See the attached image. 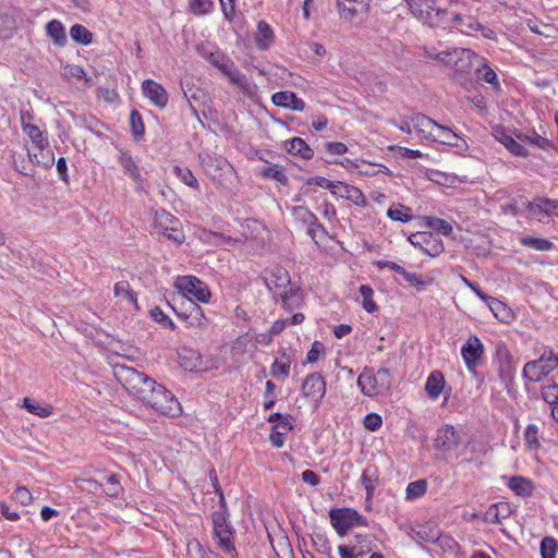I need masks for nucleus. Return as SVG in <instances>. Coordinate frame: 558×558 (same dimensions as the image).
Returning <instances> with one entry per match:
<instances>
[{
  "label": "nucleus",
  "instance_id": "obj_1",
  "mask_svg": "<svg viewBox=\"0 0 558 558\" xmlns=\"http://www.w3.org/2000/svg\"><path fill=\"white\" fill-rule=\"evenodd\" d=\"M411 13L430 27L454 28L462 34L495 39V32L480 23L476 0H409Z\"/></svg>",
  "mask_w": 558,
  "mask_h": 558
},
{
  "label": "nucleus",
  "instance_id": "obj_2",
  "mask_svg": "<svg viewBox=\"0 0 558 558\" xmlns=\"http://www.w3.org/2000/svg\"><path fill=\"white\" fill-rule=\"evenodd\" d=\"M117 379L137 400L162 415L177 417L182 408L175 396L161 384L133 367L118 366L114 371Z\"/></svg>",
  "mask_w": 558,
  "mask_h": 558
},
{
  "label": "nucleus",
  "instance_id": "obj_3",
  "mask_svg": "<svg viewBox=\"0 0 558 558\" xmlns=\"http://www.w3.org/2000/svg\"><path fill=\"white\" fill-rule=\"evenodd\" d=\"M263 281L274 296L281 299L287 310H294L302 303L301 289L291 282L288 270L281 266L266 269L263 274Z\"/></svg>",
  "mask_w": 558,
  "mask_h": 558
},
{
  "label": "nucleus",
  "instance_id": "obj_4",
  "mask_svg": "<svg viewBox=\"0 0 558 558\" xmlns=\"http://www.w3.org/2000/svg\"><path fill=\"white\" fill-rule=\"evenodd\" d=\"M414 129L422 141L438 142L459 149L466 147L465 141L450 128L437 123L427 116H417L413 120Z\"/></svg>",
  "mask_w": 558,
  "mask_h": 558
},
{
  "label": "nucleus",
  "instance_id": "obj_5",
  "mask_svg": "<svg viewBox=\"0 0 558 558\" xmlns=\"http://www.w3.org/2000/svg\"><path fill=\"white\" fill-rule=\"evenodd\" d=\"M558 367V351L545 347L538 359L529 361L522 369V377L531 383H539Z\"/></svg>",
  "mask_w": 558,
  "mask_h": 558
},
{
  "label": "nucleus",
  "instance_id": "obj_6",
  "mask_svg": "<svg viewBox=\"0 0 558 558\" xmlns=\"http://www.w3.org/2000/svg\"><path fill=\"white\" fill-rule=\"evenodd\" d=\"M391 385L390 372L383 367L376 373L372 368H365L357 377V386L368 397H375L386 392Z\"/></svg>",
  "mask_w": 558,
  "mask_h": 558
},
{
  "label": "nucleus",
  "instance_id": "obj_7",
  "mask_svg": "<svg viewBox=\"0 0 558 558\" xmlns=\"http://www.w3.org/2000/svg\"><path fill=\"white\" fill-rule=\"evenodd\" d=\"M173 286L182 294V302L187 298L204 304L210 301L211 292L208 286L195 276H179Z\"/></svg>",
  "mask_w": 558,
  "mask_h": 558
},
{
  "label": "nucleus",
  "instance_id": "obj_8",
  "mask_svg": "<svg viewBox=\"0 0 558 558\" xmlns=\"http://www.w3.org/2000/svg\"><path fill=\"white\" fill-rule=\"evenodd\" d=\"M331 526L339 536H344L354 526H367L368 521L352 508H333L329 511Z\"/></svg>",
  "mask_w": 558,
  "mask_h": 558
},
{
  "label": "nucleus",
  "instance_id": "obj_9",
  "mask_svg": "<svg viewBox=\"0 0 558 558\" xmlns=\"http://www.w3.org/2000/svg\"><path fill=\"white\" fill-rule=\"evenodd\" d=\"M485 354L482 340L476 335H471L461 347V356L466 369L473 376L477 375V367L481 365Z\"/></svg>",
  "mask_w": 558,
  "mask_h": 558
},
{
  "label": "nucleus",
  "instance_id": "obj_10",
  "mask_svg": "<svg viewBox=\"0 0 558 558\" xmlns=\"http://www.w3.org/2000/svg\"><path fill=\"white\" fill-rule=\"evenodd\" d=\"M117 160L123 173L133 181L135 190L137 192L144 191L146 187L145 174L147 172H143L138 162L134 159L131 153L129 150L120 149Z\"/></svg>",
  "mask_w": 558,
  "mask_h": 558
},
{
  "label": "nucleus",
  "instance_id": "obj_11",
  "mask_svg": "<svg viewBox=\"0 0 558 558\" xmlns=\"http://www.w3.org/2000/svg\"><path fill=\"white\" fill-rule=\"evenodd\" d=\"M408 240L414 247L429 257H437L445 250L441 239L432 232L412 233Z\"/></svg>",
  "mask_w": 558,
  "mask_h": 558
},
{
  "label": "nucleus",
  "instance_id": "obj_12",
  "mask_svg": "<svg viewBox=\"0 0 558 558\" xmlns=\"http://www.w3.org/2000/svg\"><path fill=\"white\" fill-rule=\"evenodd\" d=\"M155 228L158 232L162 233L169 240L175 243H182L185 239L181 228L180 221L174 216L165 209L156 211Z\"/></svg>",
  "mask_w": 558,
  "mask_h": 558
},
{
  "label": "nucleus",
  "instance_id": "obj_13",
  "mask_svg": "<svg viewBox=\"0 0 558 558\" xmlns=\"http://www.w3.org/2000/svg\"><path fill=\"white\" fill-rule=\"evenodd\" d=\"M183 305H186L184 311H178L174 306H172V310L178 317L185 322L187 327L205 329L208 326L209 320L203 308L196 302L187 298L183 301Z\"/></svg>",
  "mask_w": 558,
  "mask_h": 558
},
{
  "label": "nucleus",
  "instance_id": "obj_14",
  "mask_svg": "<svg viewBox=\"0 0 558 558\" xmlns=\"http://www.w3.org/2000/svg\"><path fill=\"white\" fill-rule=\"evenodd\" d=\"M337 8L340 17L354 26L362 24L368 13V5L356 0H338Z\"/></svg>",
  "mask_w": 558,
  "mask_h": 558
},
{
  "label": "nucleus",
  "instance_id": "obj_15",
  "mask_svg": "<svg viewBox=\"0 0 558 558\" xmlns=\"http://www.w3.org/2000/svg\"><path fill=\"white\" fill-rule=\"evenodd\" d=\"M199 159L205 172L214 180H220L233 172L232 166L222 156L204 153L199 155Z\"/></svg>",
  "mask_w": 558,
  "mask_h": 558
},
{
  "label": "nucleus",
  "instance_id": "obj_16",
  "mask_svg": "<svg viewBox=\"0 0 558 558\" xmlns=\"http://www.w3.org/2000/svg\"><path fill=\"white\" fill-rule=\"evenodd\" d=\"M303 396L313 402L315 408H318L322 399L326 393V381L322 374H308L302 384Z\"/></svg>",
  "mask_w": 558,
  "mask_h": 558
},
{
  "label": "nucleus",
  "instance_id": "obj_17",
  "mask_svg": "<svg viewBox=\"0 0 558 558\" xmlns=\"http://www.w3.org/2000/svg\"><path fill=\"white\" fill-rule=\"evenodd\" d=\"M526 210L541 222L544 221V217H558V199L535 197L526 203Z\"/></svg>",
  "mask_w": 558,
  "mask_h": 558
},
{
  "label": "nucleus",
  "instance_id": "obj_18",
  "mask_svg": "<svg viewBox=\"0 0 558 558\" xmlns=\"http://www.w3.org/2000/svg\"><path fill=\"white\" fill-rule=\"evenodd\" d=\"M461 442L459 433L452 425H445L437 429L434 438V447L442 452L456 449Z\"/></svg>",
  "mask_w": 558,
  "mask_h": 558
},
{
  "label": "nucleus",
  "instance_id": "obj_19",
  "mask_svg": "<svg viewBox=\"0 0 558 558\" xmlns=\"http://www.w3.org/2000/svg\"><path fill=\"white\" fill-rule=\"evenodd\" d=\"M497 359H498V376H499L500 380L502 381V384L508 388L510 385L513 384L515 373H517V365L513 361L512 354L506 348L498 349Z\"/></svg>",
  "mask_w": 558,
  "mask_h": 558
},
{
  "label": "nucleus",
  "instance_id": "obj_20",
  "mask_svg": "<svg viewBox=\"0 0 558 558\" xmlns=\"http://www.w3.org/2000/svg\"><path fill=\"white\" fill-rule=\"evenodd\" d=\"M143 95L156 107L163 109L169 101V95L165 87L153 80L142 83Z\"/></svg>",
  "mask_w": 558,
  "mask_h": 558
},
{
  "label": "nucleus",
  "instance_id": "obj_21",
  "mask_svg": "<svg viewBox=\"0 0 558 558\" xmlns=\"http://www.w3.org/2000/svg\"><path fill=\"white\" fill-rule=\"evenodd\" d=\"M234 532L235 531L231 522L216 526L214 529V534L218 539L220 549L223 553L229 554L232 558L238 557V553L234 546Z\"/></svg>",
  "mask_w": 558,
  "mask_h": 558
},
{
  "label": "nucleus",
  "instance_id": "obj_22",
  "mask_svg": "<svg viewBox=\"0 0 558 558\" xmlns=\"http://www.w3.org/2000/svg\"><path fill=\"white\" fill-rule=\"evenodd\" d=\"M332 195L345 198L359 207L364 208L367 206V199L359 187L341 181L337 182V187L332 191Z\"/></svg>",
  "mask_w": 558,
  "mask_h": 558
},
{
  "label": "nucleus",
  "instance_id": "obj_23",
  "mask_svg": "<svg viewBox=\"0 0 558 558\" xmlns=\"http://www.w3.org/2000/svg\"><path fill=\"white\" fill-rule=\"evenodd\" d=\"M506 478L508 488L517 496L527 498L533 495L535 484L532 480L521 475H514Z\"/></svg>",
  "mask_w": 558,
  "mask_h": 558
},
{
  "label": "nucleus",
  "instance_id": "obj_24",
  "mask_svg": "<svg viewBox=\"0 0 558 558\" xmlns=\"http://www.w3.org/2000/svg\"><path fill=\"white\" fill-rule=\"evenodd\" d=\"M272 102L282 108H288L293 111H303L305 102L299 98L293 92H277L271 97Z\"/></svg>",
  "mask_w": 558,
  "mask_h": 558
},
{
  "label": "nucleus",
  "instance_id": "obj_25",
  "mask_svg": "<svg viewBox=\"0 0 558 558\" xmlns=\"http://www.w3.org/2000/svg\"><path fill=\"white\" fill-rule=\"evenodd\" d=\"M512 513L510 504L496 502L488 507L485 511L483 520L490 524H500L504 520L508 519Z\"/></svg>",
  "mask_w": 558,
  "mask_h": 558
},
{
  "label": "nucleus",
  "instance_id": "obj_26",
  "mask_svg": "<svg viewBox=\"0 0 558 558\" xmlns=\"http://www.w3.org/2000/svg\"><path fill=\"white\" fill-rule=\"evenodd\" d=\"M486 303L493 315L501 323H510L512 322L514 315L512 310L500 300L487 295L486 299L483 300Z\"/></svg>",
  "mask_w": 558,
  "mask_h": 558
},
{
  "label": "nucleus",
  "instance_id": "obj_27",
  "mask_svg": "<svg viewBox=\"0 0 558 558\" xmlns=\"http://www.w3.org/2000/svg\"><path fill=\"white\" fill-rule=\"evenodd\" d=\"M254 40L257 49L260 51H266L270 48L275 40V34L271 26L267 22H258Z\"/></svg>",
  "mask_w": 558,
  "mask_h": 558
},
{
  "label": "nucleus",
  "instance_id": "obj_28",
  "mask_svg": "<svg viewBox=\"0 0 558 558\" xmlns=\"http://www.w3.org/2000/svg\"><path fill=\"white\" fill-rule=\"evenodd\" d=\"M293 217L301 221L303 225L308 227L307 233L314 239L315 238V228H322V223H319L317 217L304 206H295L292 208Z\"/></svg>",
  "mask_w": 558,
  "mask_h": 558
},
{
  "label": "nucleus",
  "instance_id": "obj_29",
  "mask_svg": "<svg viewBox=\"0 0 558 558\" xmlns=\"http://www.w3.org/2000/svg\"><path fill=\"white\" fill-rule=\"evenodd\" d=\"M474 57L476 59H480V61L482 62L481 65H478L476 69L477 78L484 81L487 84H490L495 90H499L500 84L498 82L496 72L486 62H484L483 58H480L478 56L475 54Z\"/></svg>",
  "mask_w": 558,
  "mask_h": 558
},
{
  "label": "nucleus",
  "instance_id": "obj_30",
  "mask_svg": "<svg viewBox=\"0 0 558 558\" xmlns=\"http://www.w3.org/2000/svg\"><path fill=\"white\" fill-rule=\"evenodd\" d=\"M287 150L295 156H300L303 159H311L313 157V150L301 137H293L286 142Z\"/></svg>",
  "mask_w": 558,
  "mask_h": 558
},
{
  "label": "nucleus",
  "instance_id": "obj_31",
  "mask_svg": "<svg viewBox=\"0 0 558 558\" xmlns=\"http://www.w3.org/2000/svg\"><path fill=\"white\" fill-rule=\"evenodd\" d=\"M444 385L445 379L442 374L438 371H434L426 380L425 390L430 398L436 399L441 393Z\"/></svg>",
  "mask_w": 558,
  "mask_h": 558
},
{
  "label": "nucleus",
  "instance_id": "obj_32",
  "mask_svg": "<svg viewBox=\"0 0 558 558\" xmlns=\"http://www.w3.org/2000/svg\"><path fill=\"white\" fill-rule=\"evenodd\" d=\"M291 357L282 352L280 357H277L270 367V373L276 378L286 379L290 374Z\"/></svg>",
  "mask_w": 558,
  "mask_h": 558
},
{
  "label": "nucleus",
  "instance_id": "obj_33",
  "mask_svg": "<svg viewBox=\"0 0 558 558\" xmlns=\"http://www.w3.org/2000/svg\"><path fill=\"white\" fill-rule=\"evenodd\" d=\"M46 31L48 36L53 40L57 46H64L66 43V34L64 26L58 20H52L47 23Z\"/></svg>",
  "mask_w": 558,
  "mask_h": 558
},
{
  "label": "nucleus",
  "instance_id": "obj_34",
  "mask_svg": "<svg viewBox=\"0 0 558 558\" xmlns=\"http://www.w3.org/2000/svg\"><path fill=\"white\" fill-rule=\"evenodd\" d=\"M22 130L32 141L35 148L43 149L48 147V138L44 135L37 125H24V129Z\"/></svg>",
  "mask_w": 558,
  "mask_h": 558
},
{
  "label": "nucleus",
  "instance_id": "obj_35",
  "mask_svg": "<svg viewBox=\"0 0 558 558\" xmlns=\"http://www.w3.org/2000/svg\"><path fill=\"white\" fill-rule=\"evenodd\" d=\"M219 69L221 70V72L228 76V78L231 81V83L240 86V87H244L246 85V77L245 75L240 71L238 70L233 62H226V63H222Z\"/></svg>",
  "mask_w": 558,
  "mask_h": 558
},
{
  "label": "nucleus",
  "instance_id": "obj_36",
  "mask_svg": "<svg viewBox=\"0 0 558 558\" xmlns=\"http://www.w3.org/2000/svg\"><path fill=\"white\" fill-rule=\"evenodd\" d=\"M427 492V481L426 480H417L414 482H410L405 488V500L413 501L418 498H422Z\"/></svg>",
  "mask_w": 558,
  "mask_h": 558
},
{
  "label": "nucleus",
  "instance_id": "obj_37",
  "mask_svg": "<svg viewBox=\"0 0 558 558\" xmlns=\"http://www.w3.org/2000/svg\"><path fill=\"white\" fill-rule=\"evenodd\" d=\"M521 245L525 247H531L538 252H548L553 248L554 244L547 239L544 238H534L530 235L522 236L520 239Z\"/></svg>",
  "mask_w": 558,
  "mask_h": 558
},
{
  "label": "nucleus",
  "instance_id": "obj_38",
  "mask_svg": "<svg viewBox=\"0 0 558 558\" xmlns=\"http://www.w3.org/2000/svg\"><path fill=\"white\" fill-rule=\"evenodd\" d=\"M114 295L137 307L136 294L132 291L128 281H119L113 288Z\"/></svg>",
  "mask_w": 558,
  "mask_h": 558
},
{
  "label": "nucleus",
  "instance_id": "obj_39",
  "mask_svg": "<svg viewBox=\"0 0 558 558\" xmlns=\"http://www.w3.org/2000/svg\"><path fill=\"white\" fill-rule=\"evenodd\" d=\"M269 423H274L272 429L288 433L293 429L292 416L290 414L272 413L268 417Z\"/></svg>",
  "mask_w": 558,
  "mask_h": 558
},
{
  "label": "nucleus",
  "instance_id": "obj_40",
  "mask_svg": "<svg viewBox=\"0 0 558 558\" xmlns=\"http://www.w3.org/2000/svg\"><path fill=\"white\" fill-rule=\"evenodd\" d=\"M425 225L429 229L435 230L442 235H450L453 231L452 225L450 222L438 217H425Z\"/></svg>",
  "mask_w": 558,
  "mask_h": 558
},
{
  "label": "nucleus",
  "instance_id": "obj_41",
  "mask_svg": "<svg viewBox=\"0 0 558 558\" xmlns=\"http://www.w3.org/2000/svg\"><path fill=\"white\" fill-rule=\"evenodd\" d=\"M361 481L366 490V501L371 505L376 488L377 476L374 471L367 468L363 471Z\"/></svg>",
  "mask_w": 558,
  "mask_h": 558
},
{
  "label": "nucleus",
  "instance_id": "obj_42",
  "mask_svg": "<svg viewBox=\"0 0 558 558\" xmlns=\"http://www.w3.org/2000/svg\"><path fill=\"white\" fill-rule=\"evenodd\" d=\"M387 216L395 221L409 222L412 220L411 209L402 204H396L389 207Z\"/></svg>",
  "mask_w": 558,
  "mask_h": 558
},
{
  "label": "nucleus",
  "instance_id": "obj_43",
  "mask_svg": "<svg viewBox=\"0 0 558 558\" xmlns=\"http://www.w3.org/2000/svg\"><path fill=\"white\" fill-rule=\"evenodd\" d=\"M189 558H210L213 553L205 548L196 538L190 539L186 544Z\"/></svg>",
  "mask_w": 558,
  "mask_h": 558
},
{
  "label": "nucleus",
  "instance_id": "obj_44",
  "mask_svg": "<svg viewBox=\"0 0 558 558\" xmlns=\"http://www.w3.org/2000/svg\"><path fill=\"white\" fill-rule=\"evenodd\" d=\"M102 489L108 497H119L123 493V487L116 474H110L106 477Z\"/></svg>",
  "mask_w": 558,
  "mask_h": 558
},
{
  "label": "nucleus",
  "instance_id": "obj_45",
  "mask_svg": "<svg viewBox=\"0 0 558 558\" xmlns=\"http://www.w3.org/2000/svg\"><path fill=\"white\" fill-rule=\"evenodd\" d=\"M70 36L74 41L82 45H88L93 39L92 33L81 24H75L71 27Z\"/></svg>",
  "mask_w": 558,
  "mask_h": 558
},
{
  "label": "nucleus",
  "instance_id": "obj_46",
  "mask_svg": "<svg viewBox=\"0 0 558 558\" xmlns=\"http://www.w3.org/2000/svg\"><path fill=\"white\" fill-rule=\"evenodd\" d=\"M360 294L363 298L362 306L367 313H375L378 310L377 304L373 301L374 290L366 284L359 288Z\"/></svg>",
  "mask_w": 558,
  "mask_h": 558
},
{
  "label": "nucleus",
  "instance_id": "obj_47",
  "mask_svg": "<svg viewBox=\"0 0 558 558\" xmlns=\"http://www.w3.org/2000/svg\"><path fill=\"white\" fill-rule=\"evenodd\" d=\"M28 155L34 162L45 168H50L54 163V156L49 146L47 148L38 149V153L33 155L28 153Z\"/></svg>",
  "mask_w": 558,
  "mask_h": 558
},
{
  "label": "nucleus",
  "instance_id": "obj_48",
  "mask_svg": "<svg viewBox=\"0 0 558 558\" xmlns=\"http://www.w3.org/2000/svg\"><path fill=\"white\" fill-rule=\"evenodd\" d=\"M150 318L161 325L163 328L174 330L177 328L173 320L158 306L153 307L149 311Z\"/></svg>",
  "mask_w": 558,
  "mask_h": 558
},
{
  "label": "nucleus",
  "instance_id": "obj_49",
  "mask_svg": "<svg viewBox=\"0 0 558 558\" xmlns=\"http://www.w3.org/2000/svg\"><path fill=\"white\" fill-rule=\"evenodd\" d=\"M189 9L194 15H207L213 11L214 2L211 0H191Z\"/></svg>",
  "mask_w": 558,
  "mask_h": 558
},
{
  "label": "nucleus",
  "instance_id": "obj_50",
  "mask_svg": "<svg viewBox=\"0 0 558 558\" xmlns=\"http://www.w3.org/2000/svg\"><path fill=\"white\" fill-rule=\"evenodd\" d=\"M172 172L187 186L197 189L198 181L189 168L174 166Z\"/></svg>",
  "mask_w": 558,
  "mask_h": 558
},
{
  "label": "nucleus",
  "instance_id": "obj_51",
  "mask_svg": "<svg viewBox=\"0 0 558 558\" xmlns=\"http://www.w3.org/2000/svg\"><path fill=\"white\" fill-rule=\"evenodd\" d=\"M524 441L530 450H537L541 447L538 440V427L535 424H529L524 430Z\"/></svg>",
  "mask_w": 558,
  "mask_h": 558
},
{
  "label": "nucleus",
  "instance_id": "obj_52",
  "mask_svg": "<svg viewBox=\"0 0 558 558\" xmlns=\"http://www.w3.org/2000/svg\"><path fill=\"white\" fill-rule=\"evenodd\" d=\"M23 407L32 414H35L39 417H48L51 414V408L50 407H44L39 403L33 401L29 398H24L23 400Z\"/></svg>",
  "mask_w": 558,
  "mask_h": 558
},
{
  "label": "nucleus",
  "instance_id": "obj_53",
  "mask_svg": "<svg viewBox=\"0 0 558 558\" xmlns=\"http://www.w3.org/2000/svg\"><path fill=\"white\" fill-rule=\"evenodd\" d=\"M519 138L522 141L529 142L544 150H548L553 146L551 141L537 134L536 132H532L530 134H524V135H519Z\"/></svg>",
  "mask_w": 558,
  "mask_h": 558
},
{
  "label": "nucleus",
  "instance_id": "obj_54",
  "mask_svg": "<svg viewBox=\"0 0 558 558\" xmlns=\"http://www.w3.org/2000/svg\"><path fill=\"white\" fill-rule=\"evenodd\" d=\"M262 175L267 179H272L281 184L288 183L287 175L277 165L264 168L262 170Z\"/></svg>",
  "mask_w": 558,
  "mask_h": 558
},
{
  "label": "nucleus",
  "instance_id": "obj_55",
  "mask_svg": "<svg viewBox=\"0 0 558 558\" xmlns=\"http://www.w3.org/2000/svg\"><path fill=\"white\" fill-rule=\"evenodd\" d=\"M542 397L544 401L548 404H557L558 403V384L551 381L542 387Z\"/></svg>",
  "mask_w": 558,
  "mask_h": 558
},
{
  "label": "nucleus",
  "instance_id": "obj_56",
  "mask_svg": "<svg viewBox=\"0 0 558 558\" xmlns=\"http://www.w3.org/2000/svg\"><path fill=\"white\" fill-rule=\"evenodd\" d=\"M130 125H131V130H132V133L134 135L135 138H140L143 136L144 132H145V128H144V123H143V120H142V116L140 114L138 111L136 110H133L130 114Z\"/></svg>",
  "mask_w": 558,
  "mask_h": 558
},
{
  "label": "nucleus",
  "instance_id": "obj_57",
  "mask_svg": "<svg viewBox=\"0 0 558 558\" xmlns=\"http://www.w3.org/2000/svg\"><path fill=\"white\" fill-rule=\"evenodd\" d=\"M75 484L82 492L90 494H96L102 488V484L94 478H77Z\"/></svg>",
  "mask_w": 558,
  "mask_h": 558
},
{
  "label": "nucleus",
  "instance_id": "obj_58",
  "mask_svg": "<svg viewBox=\"0 0 558 558\" xmlns=\"http://www.w3.org/2000/svg\"><path fill=\"white\" fill-rule=\"evenodd\" d=\"M340 558H357L365 554V549L357 545H339Z\"/></svg>",
  "mask_w": 558,
  "mask_h": 558
},
{
  "label": "nucleus",
  "instance_id": "obj_59",
  "mask_svg": "<svg viewBox=\"0 0 558 558\" xmlns=\"http://www.w3.org/2000/svg\"><path fill=\"white\" fill-rule=\"evenodd\" d=\"M557 542L553 537H545L541 543V554L543 558H556Z\"/></svg>",
  "mask_w": 558,
  "mask_h": 558
},
{
  "label": "nucleus",
  "instance_id": "obj_60",
  "mask_svg": "<svg viewBox=\"0 0 558 558\" xmlns=\"http://www.w3.org/2000/svg\"><path fill=\"white\" fill-rule=\"evenodd\" d=\"M427 54L432 59H436L444 63L450 64L456 61L458 51L457 50H453V51L444 50L440 52L427 51Z\"/></svg>",
  "mask_w": 558,
  "mask_h": 558
},
{
  "label": "nucleus",
  "instance_id": "obj_61",
  "mask_svg": "<svg viewBox=\"0 0 558 558\" xmlns=\"http://www.w3.org/2000/svg\"><path fill=\"white\" fill-rule=\"evenodd\" d=\"M364 427L369 432L379 429L383 425L381 416L377 413H369L364 417Z\"/></svg>",
  "mask_w": 558,
  "mask_h": 558
},
{
  "label": "nucleus",
  "instance_id": "obj_62",
  "mask_svg": "<svg viewBox=\"0 0 558 558\" xmlns=\"http://www.w3.org/2000/svg\"><path fill=\"white\" fill-rule=\"evenodd\" d=\"M404 281L409 286L415 287L418 291L425 290L427 284L430 282V280L426 281L421 276H418L416 272H412V271L409 272V275H408V277H405Z\"/></svg>",
  "mask_w": 558,
  "mask_h": 558
},
{
  "label": "nucleus",
  "instance_id": "obj_63",
  "mask_svg": "<svg viewBox=\"0 0 558 558\" xmlns=\"http://www.w3.org/2000/svg\"><path fill=\"white\" fill-rule=\"evenodd\" d=\"M337 182L338 181H330L324 177H314L307 181V184L308 185L314 184L322 189H326L332 194V191L336 190V187H337Z\"/></svg>",
  "mask_w": 558,
  "mask_h": 558
},
{
  "label": "nucleus",
  "instance_id": "obj_64",
  "mask_svg": "<svg viewBox=\"0 0 558 558\" xmlns=\"http://www.w3.org/2000/svg\"><path fill=\"white\" fill-rule=\"evenodd\" d=\"M506 148L513 156H517V157H527L529 156V150L523 145H521L519 142H517L514 138H512V141H508V145Z\"/></svg>",
  "mask_w": 558,
  "mask_h": 558
}]
</instances>
